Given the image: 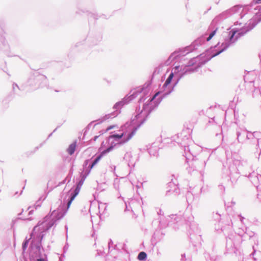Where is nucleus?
Segmentation results:
<instances>
[{"label": "nucleus", "mask_w": 261, "mask_h": 261, "mask_svg": "<svg viewBox=\"0 0 261 261\" xmlns=\"http://www.w3.org/2000/svg\"><path fill=\"white\" fill-rule=\"evenodd\" d=\"M62 216L63 215L57 210L54 211L50 216L53 221H56L61 218Z\"/></svg>", "instance_id": "f257e3e1"}, {"label": "nucleus", "mask_w": 261, "mask_h": 261, "mask_svg": "<svg viewBox=\"0 0 261 261\" xmlns=\"http://www.w3.org/2000/svg\"><path fill=\"white\" fill-rule=\"evenodd\" d=\"M80 190V188L78 185L74 190V194L71 197L70 200L67 203V208H68L71 205L72 201L74 199L75 197L78 195Z\"/></svg>", "instance_id": "f03ea898"}, {"label": "nucleus", "mask_w": 261, "mask_h": 261, "mask_svg": "<svg viewBox=\"0 0 261 261\" xmlns=\"http://www.w3.org/2000/svg\"><path fill=\"white\" fill-rule=\"evenodd\" d=\"M76 146V145L75 142H74L69 145L67 151L70 155H72L74 152Z\"/></svg>", "instance_id": "7ed1b4c3"}, {"label": "nucleus", "mask_w": 261, "mask_h": 261, "mask_svg": "<svg viewBox=\"0 0 261 261\" xmlns=\"http://www.w3.org/2000/svg\"><path fill=\"white\" fill-rule=\"evenodd\" d=\"M173 76H174V74H173V73H171L169 75V77H168V79L166 80L165 84H164V86H167L169 84H170L173 77Z\"/></svg>", "instance_id": "20e7f679"}, {"label": "nucleus", "mask_w": 261, "mask_h": 261, "mask_svg": "<svg viewBox=\"0 0 261 261\" xmlns=\"http://www.w3.org/2000/svg\"><path fill=\"white\" fill-rule=\"evenodd\" d=\"M146 253L144 252H141L138 256V259L140 260H143L146 257Z\"/></svg>", "instance_id": "39448f33"}, {"label": "nucleus", "mask_w": 261, "mask_h": 261, "mask_svg": "<svg viewBox=\"0 0 261 261\" xmlns=\"http://www.w3.org/2000/svg\"><path fill=\"white\" fill-rule=\"evenodd\" d=\"M102 156V154H100L98 157H97V158L94 161V162L91 165L90 169H92L94 167V166L97 163V162L100 160Z\"/></svg>", "instance_id": "423d86ee"}, {"label": "nucleus", "mask_w": 261, "mask_h": 261, "mask_svg": "<svg viewBox=\"0 0 261 261\" xmlns=\"http://www.w3.org/2000/svg\"><path fill=\"white\" fill-rule=\"evenodd\" d=\"M123 136V134H121L120 135L116 134L110 136L109 137L111 138H117V139H120Z\"/></svg>", "instance_id": "0eeeda50"}, {"label": "nucleus", "mask_w": 261, "mask_h": 261, "mask_svg": "<svg viewBox=\"0 0 261 261\" xmlns=\"http://www.w3.org/2000/svg\"><path fill=\"white\" fill-rule=\"evenodd\" d=\"M216 32V30L212 32L209 35L208 37L206 39L207 41H209L213 38V37L215 35Z\"/></svg>", "instance_id": "6e6552de"}, {"label": "nucleus", "mask_w": 261, "mask_h": 261, "mask_svg": "<svg viewBox=\"0 0 261 261\" xmlns=\"http://www.w3.org/2000/svg\"><path fill=\"white\" fill-rule=\"evenodd\" d=\"M196 49L195 46L193 45H191L190 46L187 47L186 49L188 51V52H191Z\"/></svg>", "instance_id": "1a4fd4ad"}, {"label": "nucleus", "mask_w": 261, "mask_h": 261, "mask_svg": "<svg viewBox=\"0 0 261 261\" xmlns=\"http://www.w3.org/2000/svg\"><path fill=\"white\" fill-rule=\"evenodd\" d=\"M113 148V146H110V147H109L108 148H107L106 150L103 151L100 154H102V156L106 153L107 152H109L111 150V149Z\"/></svg>", "instance_id": "9d476101"}, {"label": "nucleus", "mask_w": 261, "mask_h": 261, "mask_svg": "<svg viewBox=\"0 0 261 261\" xmlns=\"http://www.w3.org/2000/svg\"><path fill=\"white\" fill-rule=\"evenodd\" d=\"M133 135H134V132H132L130 134H129L127 138L124 141V142H127L128 140H129L132 138Z\"/></svg>", "instance_id": "9b49d317"}, {"label": "nucleus", "mask_w": 261, "mask_h": 261, "mask_svg": "<svg viewBox=\"0 0 261 261\" xmlns=\"http://www.w3.org/2000/svg\"><path fill=\"white\" fill-rule=\"evenodd\" d=\"M236 33H237L236 31H233L232 32V34H231V36L230 37V41H232V39H233L234 36L235 35V34H236Z\"/></svg>", "instance_id": "f8f14e48"}, {"label": "nucleus", "mask_w": 261, "mask_h": 261, "mask_svg": "<svg viewBox=\"0 0 261 261\" xmlns=\"http://www.w3.org/2000/svg\"><path fill=\"white\" fill-rule=\"evenodd\" d=\"M115 127V125H111L110 126H109L107 128V131H108L109 130H111L114 128Z\"/></svg>", "instance_id": "ddd939ff"}, {"label": "nucleus", "mask_w": 261, "mask_h": 261, "mask_svg": "<svg viewBox=\"0 0 261 261\" xmlns=\"http://www.w3.org/2000/svg\"><path fill=\"white\" fill-rule=\"evenodd\" d=\"M159 93H160L159 92L156 93L154 94V95L153 96V97L151 98V101H152L153 100H154L155 99V98L159 94Z\"/></svg>", "instance_id": "4468645a"}, {"label": "nucleus", "mask_w": 261, "mask_h": 261, "mask_svg": "<svg viewBox=\"0 0 261 261\" xmlns=\"http://www.w3.org/2000/svg\"><path fill=\"white\" fill-rule=\"evenodd\" d=\"M223 51V49H222L221 50L219 51V52H218L217 53H216L215 55H214L213 56V57H215L217 55H218L219 54H220L221 53H222V51Z\"/></svg>", "instance_id": "2eb2a0df"}, {"label": "nucleus", "mask_w": 261, "mask_h": 261, "mask_svg": "<svg viewBox=\"0 0 261 261\" xmlns=\"http://www.w3.org/2000/svg\"><path fill=\"white\" fill-rule=\"evenodd\" d=\"M37 261H45V260L43 258H39V259H37Z\"/></svg>", "instance_id": "dca6fc26"}, {"label": "nucleus", "mask_w": 261, "mask_h": 261, "mask_svg": "<svg viewBox=\"0 0 261 261\" xmlns=\"http://www.w3.org/2000/svg\"><path fill=\"white\" fill-rule=\"evenodd\" d=\"M179 66H176L174 67L175 69V70H178V68H179Z\"/></svg>", "instance_id": "f3484780"}, {"label": "nucleus", "mask_w": 261, "mask_h": 261, "mask_svg": "<svg viewBox=\"0 0 261 261\" xmlns=\"http://www.w3.org/2000/svg\"><path fill=\"white\" fill-rule=\"evenodd\" d=\"M261 2V0H257V3H259Z\"/></svg>", "instance_id": "a211bd4d"}, {"label": "nucleus", "mask_w": 261, "mask_h": 261, "mask_svg": "<svg viewBox=\"0 0 261 261\" xmlns=\"http://www.w3.org/2000/svg\"><path fill=\"white\" fill-rule=\"evenodd\" d=\"M27 242H26L24 244V245H24V246H25V245H27Z\"/></svg>", "instance_id": "6ab92c4d"}, {"label": "nucleus", "mask_w": 261, "mask_h": 261, "mask_svg": "<svg viewBox=\"0 0 261 261\" xmlns=\"http://www.w3.org/2000/svg\"><path fill=\"white\" fill-rule=\"evenodd\" d=\"M97 136L95 137L94 140L95 141L97 139Z\"/></svg>", "instance_id": "aec40b11"}]
</instances>
